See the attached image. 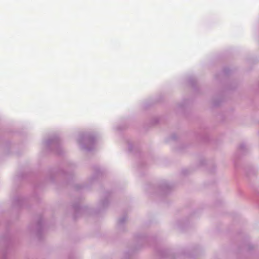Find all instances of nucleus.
I'll use <instances>...</instances> for the list:
<instances>
[{"mask_svg":"<svg viewBox=\"0 0 259 259\" xmlns=\"http://www.w3.org/2000/svg\"><path fill=\"white\" fill-rule=\"evenodd\" d=\"M78 143L81 148L87 151H91L94 148L96 138L91 133L81 134L79 135Z\"/></svg>","mask_w":259,"mask_h":259,"instance_id":"f257e3e1","label":"nucleus"},{"mask_svg":"<svg viewBox=\"0 0 259 259\" xmlns=\"http://www.w3.org/2000/svg\"><path fill=\"white\" fill-rule=\"evenodd\" d=\"M45 146L49 149L55 151L58 154H60L58 151L60 148L61 141L57 136H54L51 138L48 139L45 142Z\"/></svg>","mask_w":259,"mask_h":259,"instance_id":"f03ea898","label":"nucleus"},{"mask_svg":"<svg viewBox=\"0 0 259 259\" xmlns=\"http://www.w3.org/2000/svg\"><path fill=\"white\" fill-rule=\"evenodd\" d=\"M247 150L246 146L245 144H241L238 148V150L240 153L241 154H244L245 153L246 150Z\"/></svg>","mask_w":259,"mask_h":259,"instance_id":"7ed1b4c3","label":"nucleus"},{"mask_svg":"<svg viewBox=\"0 0 259 259\" xmlns=\"http://www.w3.org/2000/svg\"><path fill=\"white\" fill-rule=\"evenodd\" d=\"M127 220V217L126 216H124L122 217L121 218H120L118 220V225H122L124 222H126Z\"/></svg>","mask_w":259,"mask_h":259,"instance_id":"20e7f679","label":"nucleus"},{"mask_svg":"<svg viewBox=\"0 0 259 259\" xmlns=\"http://www.w3.org/2000/svg\"><path fill=\"white\" fill-rule=\"evenodd\" d=\"M108 203H109V201H108V199H106L105 200L102 201V202L101 203V208H103L105 207H106L108 205Z\"/></svg>","mask_w":259,"mask_h":259,"instance_id":"39448f33","label":"nucleus"},{"mask_svg":"<svg viewBox=\"0 0 259 259\" xmlns=\"http://www.w3.org/2000/svg\"><path fill=\"white\" fill-rule=\"evenodd\" d=\"M73 209L76 212H77L78 211H80L81 210V207L79 206V205H75L73 206Z\"/></svg>","mask_w":259,"mask_h":259,"instance_id":"423d86ee","label":"nucleus"},{"mask_svg":"<svg viewBox=\"0 0 259 259\" xmlns=\"http://www.w3.org/2000/svg\"><path fill=\"white\" fill-rule=\"evenodd\" d=\"M40 224H41V223L40 222H38V224H37L38 226H40Z\"/></svg>","mask_w":259,"mask_h":259,"instance_id":"0eeeda50","label":"nucleus"}]
</instances>
